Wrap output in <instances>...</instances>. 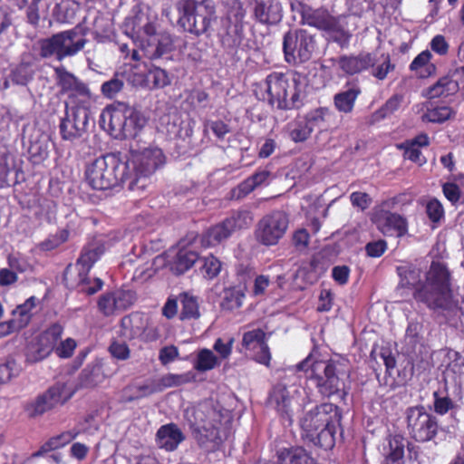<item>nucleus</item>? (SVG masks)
<instances>
[{"label": "nucleus", "instance_id": "1", "mask_svg": "<svg viewBox=\"0 0 464 464\" xmlns=\"http://www.w3.org/2000/svg\"><path fill=\"white\" fill-rule=\"evenodd\" d=\"M399 275L398 289H413L416 302L424 304L430 310L441 311L449 320L459 315L464 317V295L459 306L453 298L451 275L445 264L432 261L423 282L418 279L419 275L414 270H403Z\"/></svg>", "mask_w": 464, "mask_h": 464}, {"label": "nucleus", "instance_id": "2", "mask_svg": "<svg viewBox=\"0 0 464 464\" xmlns=\"http://www.w3.org/2000/svg\"><path fill=\"white\" fill-rule=\"evenodd\" d=\"M342 419V409L336 404H317L300 418L302 437L314 446L331 450L335 445V435Z\"/></svg>", "mask_w": 464, "mask_h": 464}, {"label": "nucleus", "instance_id": "3", "mask_svg": "<svg viewBox=\"0 0 464 464\" xmlns=\"http://www.w3.org/2000/svg\"><path fill=\"white\" fill-rule=\"evenodd\" d=\"M112 246V242L99 236H94L82 247L74 266L69 265L63 274V281L70 287H77L82 293L92 295L100 291L103 285L102 279H92L89 273L94 264Z\"/></svg>", "mask_w": 464, "mask_h": 464}, {"label": "nucleus", "instance_id": "4", "mask_svg": "<svg viewBox=\"0 0 464 464\" xmlns=\"http://www.w3.org/2000/svg\"><path fill=\"white\" fill-rule=\"evenodd\" d=\"M164 162L165 156L157 146L132 147L126 162H123L127 188L132 191L144 190L149 184V177Z\"/></svg>", "mask_w": 464, "mask_h": 464}, {"label": "nucleus", "instance_id": "5", "mask_svg": "<svg viewBox=\"0 0 464 464\" xmlns=\"http://www.w3.org/2000/svg\"><path fill=\"white\" fill-rule=\"evenodd\" d=\"M147 122L141 111L124 103L108 106L101 114L102 127L116 139L135 138Z\"/></svg>", "mask_w": 464, "mask_h": 464}, {"label": "nucleus", "instance_id": "6", "mask_svg": "<svg viewBox=\"0 0 464 464\" xmlns=\"http://www.w3.org/2000/svg\"><path fill=\"white\" fill-rule=\"evenodd\" d=\"M157 15L150 13H139L133 19V37L138 41L145 54L158 58L173 49V40L169 34L157 33Z\"/></svg>", "mask_w": 464, "mask_h": 464}, {"label": "nucleus", "instance_id": "7", "mask_svg": "<svg viewBox=\"0 0 464 464\" xmlns=\"http://www.w3.org/2000/svg\"><path fill=\"white\" fill-rule=\"evenodd\" d=\"M266 92L265 98L272 105L281 110H291L299 105L301 81L299 76H288L282 72L268 74L261 85Z\"/></svg>", "mask_w": 464, "mask_h": 464}, {"label": "nucleus", "instance_id": "8", "mask_svg": "<svg viewBox=\"0 0 464 464\" xmlns=\"http://www.w3.org/2000/svg\"><path fill=\"white\" fill-rule=\"evenodd\" d=\"M85 178L94 189H108L121 183L127 187L123 162L113 154L100 157L91 162L86 167Z\"/></svg>", "mask_w": 464, "mask_h": 464}, {"label": "nucleus", "instance_id": "9", "mask_svg": "<svg viewBox=\"0 0 464 464\" xmlns=\"http://www.w3.org/2000/svg\"><path fill=\"white\" fill-rule=\"evenodd\" d=\"M179 24L184 30L200 35L217 19L213 0H182L178 4Z\"/></svg>", "mask_w": 464, "mask_h": 464}, {"label": "nucleus", "instance_id": "10", "mask_svg": "<svg viewBox=\"0 0 464 464\" xmlns=\"http://www.w3.org/2000/svg\"><path fill=\"white\" fill-rule=\"evenodd\" d=\"M406 430L409 437L418 443L436 442L443 429L436 415L425 406L419 404L408 407L404 412Z\"/></svg>", "mask_w": 464, "mask_h": 464}, {"label": "nucleus", "instance_id": "11", "mask_svg": "<svg viewBox=\"0 0 464 464\" xmlns=\"http://www.w3.org/2000/svg\"><path fill=\"white\" fill-rule=\"evenodd\" d=\"M86 43L84 34H81L75 27L40 41V55L43 58L55 57L56 60L62 61L76 55L84 48Z\"/></svg>", "mask_w": 464, "mask_h": 464}, {"label": "nucleus", "instance_id": "12", "mask_svg": "<svg viewBox=\"0 0 464 464\" xmlns=\"http://www.w3.org/2000/svg\"><path fill=\"white\" fill-rule=\"evenodd\" d=\"M54 75L61 93L68 95L65 106L93 108L96 97L86 83L67 71L64 66L55 67Z\"/></svg>", "mask_w": 464, "mask_h": 464}, {"label": "nucleus", "instance_id": "13", "mask_svg": "<svg viewBox=\"0 0 464 464\" xmlns=\"http://www.w3.org/2000/svg\"><path fill=\"white\" fill-rule=\"evenodd\" d=\"M75 391L68 387L65 382H55L45 392L27 404L25 411L30 418H36L64 405L74 394Z\"/></svg>", "mask_w": 464, "mask_h": 464}, {"label": "nucleus", "instance_id": "14", "mask_svg": "<svg viewBox=\"0 0 464 464\" xmlns=\"http://www.w3.org/2000/svg\"><path fill=\"white\" fill-rule=\"evenodd\" d=\"M342 363L339 361H316L311 364L312 379L315 381L318 392L326 398L341 392L340 374Z\"/></svg>", "mask_w": 464, "mask_h": 464}, {"label": "nucleus", "instance_id": "15", "mask_svg": "<svg viewBox=\"0 0 464 464\" xmlns=\"http://www.w3.org/2000/svg\"><path fill=\"white\" fill-rule=\"evenodd\" d=\"M63 333V326L54 323L32 339L24 349L25 362L36 363L47 358L62 338Z\"/></svg>", "mask_w": 464, "mask_h": 464}, {"label": "nucleus", "instance_id": "16", "mask_svg": "<svg viewBox=\"0 0 464 464\" xmlns=\"http://www.w3.org/2000/svg\"><path fill=\"white\" fill-rule=\"evenodd\" d=\"M314 37L305 30H290L284 36L283 49L288 63H302L308 61L314 51Z\"/></svg>", "mask_w": 464, "mask_h": 464}, {"label": "nucleus", "instance_id": "17", "mask_svg": "<svg viewBox=\"0 0 464 464\" xmlns=\"http://www.w3.org/2000/svg\"><path fill=\"white\" fill-rule=\"evenodd\" d=\"M193 426L208 440L220 444L226 438V430L222 429L221 415L214 409L194 411Z\"/></svg>", "mask_w": 464, "mask_h": 464}, {"label": "nucleus", "instance_id": "18", "mask_svg": "<svg viewBox=\"0 0 464 464\" xmlns=\"http://www.w3.org/2000/svg\"><path fill=\"white\" fill-rule=\"evenodd\" d=\"M92 109L65 106V116L60 123V133L63 140H73L85 132Z\"/></svg>", "mask_w": 464, "mask_h": 464}, {"label": "nucleus", "instance_id": "19", "mask_svg": "<svg viewBox=\"0 0 464 464\" xmlns=\"http://www.w3.org/2000/svg\"><path fill=\"white\" fill-rule=\"evenodd\" d=\"M242 347L253 353V360L257 363L270 366L272 355L266 343V335L261 328L245 332L242 336Z\"/></svg>", "mask_w": 464, "mask_h": 464}, {"label": "nucleus", "instance_id": "20", "mask_svg": "<svg viewBox=\"0 0 464 464\" xmlns=\"http://www.w3.org/2000/svg\"><path fill=\"white\" fill-rule=\"evenodd\" d=\"M135 302V294L130 290L116 289L102 294L98 299V309L104 316L117 311H125Z\"/></svg>", "mask_w": 464, "mask_h": 464}, {"label": "nucleus", "instance_id": "21", "mask_svg": "<svg viewBox=\"0 0 464 464\" xmlns=\"http://www.w3.org/2000/svg\"><path fill=\"white\" fill-rule=\"evenodd\" d=\"M292 400L286 385L282 383L276 384L269 395L270 404L274 406L281 422L287 426H291L293 423Z\"/></svg>", "mask_w": 464, "mask_h": 464}, {"label": "nucleus", "instance_id": "22", "mask_svg": "<svg viewBox=\"0 0 464 464\" xmlns=\"http://www.w3.org/2000/svg\"><path fill=\"white\" fill-rule=\"evenodd\" d=\"M406 438L400 433L389 434L383 442L382 464H403Z\"/></svg>", "mask_w": 464, "mask_h": 464}, {"label": "nucleus", "instance_id": "23", "mask_svg": "<svg viewBox=\"0 0 464 464\" xmlns=\"http://www.w3.org/2000/svg\"><path fill=\"white\" fill-rule=\"evenodd\" d=\"M254 16L265 24H276L283 17V8L278 0H256Z\"/></svg>", "mask_w": 464, "mask_h": 464}, {"label": "nucleus", "instance_id": "24", "mask_svg": "<svg viewBox=\"0 0 464 464\" xmlns=\"http://www.w3.org/2000/svg\"><path fill=\"white\" fill-rule=\"evenodd\" d=\"M372 62L371 53H360L357 55H342L335 60V64L343 73L354 75L369 70Z\"/></svg>", "mask_w": 464, "mask_h": 464}, {"label": "nucleus", "instance_id": "25", "mask_svg": "<svg viewBox=\"0 0 464 464\" xmlns=\"http://www.w3.org/2000/svg\"><path fill=\"white\" fill-rule=\"evenodd\" d=\"M303 23L325 31L338 30V22L325 9L304 7L302 11Z\"/></svg>", "mask_w": 464, "mask_h": 464}, {"label": "nucleus", "instance_id": "26", "mask_svg": "<svg viewBox=\"0 0 464 464\" xmlns=\"http://www.w3.org/2000/svg\"><path fill=\"white\" fill-rule=\"evenodd\" d=\"M184 439L182 431L174 423L162 425L156 434V441L159 447L168 451L175 450Z\"/></svg>", "mask_w": 464, "mask_h": 464}, {"label": "nucleus", "instance_id": "27", "mask_svg": "<svg viewBox=\"0 0 464 464\" xmlns=\"http://www.w3.org/2000/svg\"><path fill=\"white\" fill-rule=\"evenodd\" d=\"M372 220L379 229L397 230L398 232H406L407 230V221L399 214L375 209L372 212Z\"/></svg>", "mask_w": 464, "mask_h": 464}, {"label": "nucleus", "instance_id": "28", "mask_svg": "<svg viewBox=\"0 0 464 464\" xmlns=\"http://www.w3.org/2000/svg\"><path fill=\"white\" fill-rule=\"evenodd\" d=\"M328 267V261L323 256L314 255L309 264L302 266L299 272L302 273L306 282L314 284L325 274Z\"/></svg>", "mask_w": 464, "mask_h": 464}, {"label": "nucleus", "instance_id": "29", "mask_svg": "<svg viewBox=\"0 0 464 464\" xmlns=\"http://www.w3.org/2000/svg\"><path fill=\"white\" fill-rule=\"evenodd\" d=\"M245 291L238 285L225 287L219 303L222 311L233 312L243 306Z\"/></svg>", "mask_w": 464, "mask_h": 464}, {"label": "nucleus", "instance_id": "30", "mask_svg": "<svg viewBox=\"0 0 464 464\" xmlns=\"http://www.w3.org/2000/svg\"><path fill=\"white\" fill-rule=\"evenodd\" d=\"M199 256L196 251L188 248H180L170 262V270L175 275H182L188 271L198 260Z\"/></svg>", "mask_w": 464, "mask_h": 464}, {"label": "nucleus", "instance_id": "31", "mask_svg": "<svg viewBox=\"0 0 464 464\" xmlns=\"http://www.w3.org/2000/svg\"><path fill=\"white\" fill-rule=\"evenodd\" d=\"M178 299L181 305L179 314V320L187 321L199 318V304L197 296L188 292H182L178 295Z\"/></svg>", "mask_w": 464, "mask_h": 464}, {"label": "nucleus", "instance_id": "32", "mask_svg": "<svg viewBox=\"0 0 464 464\" xmlns=\"http://www.w3.org/2000/svg\"><path fill=\"white\" fill-rule=\"evenodd\" d=\"M289 219L283 211H275L264 217L259 222L262 232H285L288 228Z\"/></svg>", "mask_w": 464, "mask_h": 464}, {"label": "nucleus", "instance_id": "33", "mask_svg": "<svg viewBox=\"0 0 464 464\" xmlns=\"http://www.w3.org/2000/svg\"><path fill=\"white\" fill-rule=\"evenodd\" d=\"M36 301L34 296H31L13 311L11 320L19 330L25 328L30 324L33 317L32 310L35 308Z\"/></svg>", "mask_w": 464, "mask_h": 464}, {"label": "nucleus", "instance_id": "34", "mask_svg": "<svg viewBox=\"0 0 464 464\" xmlns=\"http://www.w3.org/2000/svg\"><path fill=\"white\" fill-rule=\"evenodd\" d=\"M459 90V83L450 77L440 78L434 85L429 87L424 92V95L429 99L446 97L454 94Z\"/></svg>", "mask_w": 464, "mask_h": 464}, {"label": "nucleus", "instance_id": "35", "mask_svg": "<svg viewBox=\"0 0 464 464\" xmlns=\"http://www.w3.org/2000/svg\"><path fill=\"white\" fill-rule=\"evenodd\" d=\"M432 57L429 50L419 53L410 64V69L420 78H426L435 73L436 67L430 62Z\"/></svg>", "mask_w": 464, "mask_h": 464}, {"label": "nucleus", "instance_id": "36", "mask_svg": "<svg viewBox=\"0 0 464 464\" xmlns=\"http://www.w3.org/2000/svg\"><path fill=\"white\" fill-rule=\"evenodd\" d=\"M288 137L294 142H304L308 140L312 134L311 128L303 117H297L286 125Z\"/></svg>", "mask_w": 464, "mask_h": 464}, {"label": "nucleus", "instance_id": "37", "mask_svg": "<svg viewBox=\"0 0 464 464\" xmlns=\"http://www.w3.org/2000/svg\"><path fill=\"white\" fill-rule=\"evenodd\" d=\"M253 218L248 211H241L227 218L221 224L218 232H236L237 230L248 229Z\"/></svg>", "mask_w": 464, "mask_h": 464}, {"label": "nucleus", "instance_id": "38", "mask_svg": "<svg viewBox=\"0 0 464 464\" xmlns=\"http://www.w3.org/2000/svg\"><path fill=\"white\" fill-rule=\"evenodd\" d=\"M372 59L373 62L372 65L370 66L371 74L378 80H384L388 73L394 70L395 66L392 63L388 53H382L380 55L372 53Z\"/></svg>", "mask_w": 464, "mask_h": 464}, {"label": "nucleus", "instance_id": "39", "mask_svg": "<svg viewBox=\"0 0 464 464\" xmlns=\"http://www.w3.org/2000/svg\"><path fill=\"white\" fill-rule=\"evenodd\" d=\"M15 40V28L12 20L0 10V51H5L11 47Z\"/></svg>", "mask_w": 464, "mask_h": 464}, {"label": "nucleus", "instance_id": "40", "mask_svg": "<svg viewBox=\"0 0 464 464\" xmlns=\"http://www.w3.org/2000/svg\"><path fill=\"white\" fill-rule=\"evenodd\" d=\"M360 92L361 91L359 88L353 87L335 94L334 102L336 109L344 113L351 112Z\"/></svg>", "mask_w": 464, "mask_h": 464}, {"label": "nucleus", "instance_id": "41", "mask_svg": "<svg viewBox=\"0 0 464 464\" xmlns=\"http://www.w3.org/2000/svg\"><path fill=\"white\" fill-rule=\"evenodd\" d=\"M159 391H161V389H157L150 384L127 386L123 390V401L131 402L148 397Z\"/></svg>", "mask_w": 464, "mask_h": 464}, {"label": "nucleus", "instance_id": "42", "mask_svg": "<svg viewBox=\"0 0 464 464\" xmlns=\"http://www.w3.org/2000/svg\"><path fill=\"white\" fill-rule=\"evenodd\" d=\"M433 396V407L434 413L440 416L447 414L450 411L457 407L453 400L449 396L447 392H443L440 390L434 391Z\"/></svg>", "mask_w": 464, "mask_h": 464}, {"label": "nucleus", "instance_id": "43", "mask_svg": "<svg viewBox=\"0 0 464 464\" xmlns=\"http://www.w3.org/2000/svg\"><path fill=\"white\" fill-rule=\"evenodd\" d=\"M196 381V373L192 371L180 374L168 373L161 377L160 385L163 388L178 387Z\"/></svg>", "mask_w": 464, "mask_h": 464}, {"label": "nucleus", "instance_id": "44", "mask_svg": "<svg viewBox=\"0 0 464 464\" xmlns=\"http://www.w3.org/2000/svg\"><path fill=\"white\" fill-rule=\"evenodd\" d=\"M331 115L332 112L327 108L320 107L310 111L304 118L313 132L314 129L322 128Z\"/></svg>", "mask_w": 464, "mask_h": 464}, {"label": "nucleus", "instance_id": "45", "mask_svg": "<svg viewBox=\"0 0 464 464\" xmlns=\"http://www.w3.org/2000/svg\"><path fill=\"white\" fill-rule=\"evenodd\" d=\"M203 264L200 267L203 276L208 280H213L221 272L222 263L221 261L213 256L212 254L205 256L202 260Z\"/></svg>", "mask_w": 464, "mask_h": 464}, {"label": "nucleus", "instance_id": "46", "mask_svg": "<svg viewBox=\"0 0 464 464\" xmlns=\"http://www.w3.org/2000/svg\"><path fill=\"white\" fill-rule=\"evenodd\" d=\"M141 318L138 314H130L121 320V334L127 339H133L140 333L138 323Z\"/></svg>", "mask_w": 464, "mask_h": 464}, {"label": "nucleus", "instance_id": "47", "mask_svg": "<svg viewBox=\"0 0 464 464\" xmlns=\"http://www.w3.org/2000/svg\"><path fill=\"white\" fill-rule=\"evenodd\" d=\"M218 365L217 356L208 349L201 350L197 356L194 369L198 372H207Z\"/></svg>", "mask_w": 464, "mask_h": 464}, {"label": "nucleus", "instance_id": "48", "mask_svg": "<svg viewBox=\"0 0 464 464\" xmlns=\"http://www.w3.org/2000/svg\"><path fill=\"white\" fill-rule=\"evenodd\" d=\"M453 111L450 107L441 106L432 109H428L427 111L421 116L423 121L440 123L449 120Z\"/></svg>", "mask_w": 464, "mask_h": 464}, {"label": "nucleus", "instance_id": "49", "mask_svg": "<svg viewBox=\"0 0 464 464\" xmlns=\"http://www.w3.org/2000/svg\"><path fill=\"white\" fill-rule=\"evenodd\" d=\"M403 102V96L401 94H394L392 96L385 104L378 110L374 116L377 119H383L397 111L401 106Z\"/></svg>", "mask_w": 464, "mask_h": 464}, {"label": "nucleus", "instance_id": "50", "mask_svg": "<svg viewBox=\"0 0 464 464\" xmlns=\"http://www.w3.org/2000/svg\"><path fill=\"white\" fill-rule=\"evenodd\" d=\"M269 177V172L266 170H261L246 179L240 186L239 188L242 192L247 194L253 191L256 187L263 185L266 182Z\"/></svg>", "mask_w": 464, "mask_h": 464}, {"label": "nucleus", "instance_id": "51", "mask_svg": "<svg viewBox=\"0 0 464 464\" xmlns=\"http://www.w3.org/2000/svg\"><path fill=\"white\" fill-rule=\"evenodd\" d=\"M20 368L14 359H7L0 363V384L7 383L19 374Z\"/></svg>", "mask_w": 464, "mask_h": 464}, {"label": "nucleus", "instance_id": "52", "mask_svg": "<svg viewBox=\"0 0 464 464\" xmlns=\"http://www.w3.org/2000/svg\"><path fill=\"white\" fill-rule=\"evenodd\" d=\"M147 81L152 83L154 88H163L170 83L167 72L158 67L148 72Z\"/></svg>", "mask_w": 464, "mask_h": 464}, {"label": "nucleus", "instance_id": "53", "mask_svg": "<svg viewBox=\"0 0 464 464\" xmlns=\"http://www.w3.org/2000/svg\"><path fill=\"white\" fill-rule=\"evenodd\" d=\"M123 85L122 80L116 76L103 82L101 86V92L106 98L112 99L122 90Z\"/></svg>", "mask_w": 464, "mask_h": 464}, {"label": "nucleus", "instance_id": "54", "mask_svg": "<svg viewBox=\"0 0 464 464\" xmlns=\"http://www.w3.org/2000/svg\"><path fill=\"white\" fill-rule=\"evenodd\" d=\"M401 149H404V158L410 160L418 165L421 166L426 163V158L422 155L420 148L405 141L400 146Z\"/></svg>", "mask_w": 464, "mask_h": 464}, {"label": "nucleus", "instance_id": "55", "mask_svg": "<svg viewBox=\"0 0 464 464\" xmlns=\"http://www.w3.org/2000/svg\"><path fill=\"white\" fill-rule=\"evenodd\" d=\"M68 240V234H50L49 237L39 244L43 251H51Z\"/></svg>", "mask_w": 464, "mask_h": 464}, {"label": "nucleus", "instance_id": "56", "mask_svg": "<svg viewBox=\"0 0 464 464\" xmlns=\"http://www.w3.org/2000/svg\"><path fill=\"white\" fill-rule=\"evenodd\" d=\"M387 250V242L384 239L369 242L365 245V252L370 257H380Z\"/></svg>", "mask_w": 464, "mask_h": 464}, {"label": "nucleus", "instance_id": "57", "mask_svg": "<svg viewBox=\"0 0 464 464\" xmlns=\"http://www.w3.org/2000/svg\"><path fill=\"white\" fill-rule=\"evenodd\" d=\"M76 348V342L72 338H67L55 348V353L60 358H70Z\"/></svg>", "mask_w": 464, "mask_h": 464}, {"label": "nucleus", "instance_id": "58", "mask_svg": "<svg viewBox=\"0 0 464 464\" xmlns=\"http://www.w3.org/2000/svg\"><path fill=\"white\" fill-rule=\"evenodd\" d=\"M350 200L353 207H356L362 211L368 208L372 203V198L367 193L359 191L353 192L350 195Z\"/></svg>", "mask_w": 464, "mask_h": 464}, {"label": "nucleus", "instance_id": "59", "mask_svg": "<svg viewBox=\"0 0 464 464\" xmlns=\"http://www.w3.org/2000/svg\"><path fill=\"white\" fill-rule=\"evenodd\" d=\"M421 329V324L418 322L409 323L406 329V338L411 344L416 345L417 343H420L422 339V336L420 334Z\"/></svg>", "mask_w": 464, "mask_h": 464}, {"label": "nucleus", "instance_id": "60", "mask_svg": "<svg viewBox=\"0 0 464 464\" xmlns=\"http://www.w3.org/2000/svg\"><path fill=\"white\" fill-rule=\"evenodd\" d=\"M179 350L175 345L164 346L160 350L159 360L163 365H167L179 357Z\"/></svg>", "mask_w": 464, "mask_h": 464}, {"label": "nucleus", "instance_id": "61", "mask_svg": "<svg viewBox=\"0 0 464 464\" xmlns=\"http://www.w3.org/2000/svg\"><path fill=\"white\" fill-rule=\"evenodd\" d=\"M109 351L114 358L118 360H126L130 357V348L125 343L112 342Z\"/></svg>", "mask_w": 464, "mask_h": 464}, {"label": "nucleus", "instance_id": "62", "mask_svg": "<svg viewBox=\"0 0 464 464\" xmlns=\"http://www.w3.org/2000/svg\"><path fill=\"white\" fill-rule=\"evenodd\" d=\"M334 304V295L331 290L323 289L319 295L318 312H329Z\"/></svg>", "mask_w": 464, "mask_h": 464}, {"label": "nucleus", "instance_id": "63", "mask_svg": "<svg viewBox=\"0 0 464 464\" xmlns=\"http://www.w3.org/2000/svg\"><path fill=\"white\" fill-rule=\"evenodd\" d=\"M427 213L429 218L436 222L439 221L444 215V209L441 203L437 199H431L427 204Z\"/></svg>", "mask_w": 464, "mask_h": 464}, {"label": "nucleus", "instance_id": "64", "mask_svg": "<svg viewBox=\"0 0 464 464\" xmlns=\"http://www.w3.org/2000/svg\"><path fill=\"white\" fill-rule=\"evenodd\" d=\"M430 46L433 52L440 55H445L449 51V44L441 34L435 35L431 39Z\"/></svg>", "mask_w": 464, "mask_h": 464}]
</instances>
